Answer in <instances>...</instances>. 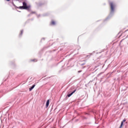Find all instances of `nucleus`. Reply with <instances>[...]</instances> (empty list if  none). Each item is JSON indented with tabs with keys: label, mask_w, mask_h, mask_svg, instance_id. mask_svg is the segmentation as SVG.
<instances>
[{
	"label": "nucleus",
	"mask_w": 128,
	"mask_h": 128,
	"mask_svg": "<svg viewBox=\"0 0 128 128\" xmlns=\"http://www.w3.org/2000/svg\"><path fill=\"white\" fill-rule=\"evenodd\" d=\"M22 4H23V6H20L19 7V8H20V10H28L30 8V6H28V4H26V2H23Z\"/></svg>",
	"instance_id": "obj_1"
},
{
	"label": "nucleus",
	"mask_w": 128,
	"mask_h": 128,
	"mask_svg": "<svg viewBox=\"0 0 128 128\" xmlns=\"http://www.w3.org/2000/svg\"><path fill=\"white\" fill-rule=\"evenodd\" d=\"M110 8L111 12H114V8H116V4L114 2H110Z\"/></svg>",
	"instance_id": "obj_2"
},
{
	"label": "nucleus",
	"mask_w": 128,
	"mask_h": 128,
	"mask_svg": "<svg viewBox=\"0 0 128 128\" xmlns=\"http://www.w3.org/2000/svg\"><path fill=\"white\" fill-rule=\"evenodd\" d=\"M76 92V90H75L73 92H72L71 94H68L67 96H68V98H70V96H72V94H74Z\"/></svg>",
	"instance_id": "obj_3"
},
{
	"label": "nucleus",
	"mask_w": 128,
	"mask_h": 128,
	"mask_svg": "<svg viewBox=\"0 0 128 128\" xmlns=\"http://www.w3.org/2000/svg\"><path fill=\"white\" fill-rule=\"evenodd\" d=\"M126 120L124 119V120H122V122L121 124H120V128H122V126H124V122H126Z\"/></svg>",
	"instance_id": "obj_4"
},
{
	"label": "nucleus",
	"mask_w": 128,
	"mask_h": 128,
	"mask_svg": "<svg viewBox=\"0 0 128 128\" xmlns=\"http://www.w3.org/2000/svg\"><path fill=\"white\" fill-rule=\"evenodd\" d=\"M35 86H36V84L32 85V86L29 88L30 92H31V90H32V89L34 88Z\"/></svg>",
	"instance_id": "obj_5"
},
{
	"label": "nucleus",
	"mask_w": 128,
	"mask_h": 128,
	"mask_svg": "<svg viewBox=\"0 0 128 128\" xmlns=\"http://www.w3.org/2000/svg\"><path fill=\"white\" fill-rule=\"evenodd\" d=\"M49 104H50V100H48L46 103V108H48Z\"/></svg>",
	"instance_id": "obj_6"
},
{
	"label": "nucleus",
	"mask_w": 128,
	"mask_h": 128,
	"mask_svg": "<svg viewBox=\"0 0 128 128\" xmlns=\"http://www.w3.org/2000/svg\"><path fill=\"white\" fill-rule=\"evenodd\" d=\"M50 24L52 26H54V24H56V22H54V20H52Z\"/></svg>",
	"instance_id": "obj_7"
},
{
	"label": "nucleus",
	"mask_w": 128,
	"mask_h": 128,
	"mask_svg": "<svg viewBox=\"0 0 128 128\" xmlns=\"http://www.w3.org/2000/svg\"><path fill=\"white\" fill-rule=\"evenodd\" d=\"M23 32H24V31L23 30H21L20 31V36H22V34Z\"/></svg>",
	"instance_id": "obj_8"
},
{
	"label": "nucleus",
	"mask_w": 128,
	"mask_h": 128,
	"mask_svg": "<svg viewBox=\"0 0 128 128\" xmlns=\"http://www.w3.org/2000/svg\"><path fill=\"white\" fill-rule=\"evenodd\" d=\"M38 60H32V62H37Z\"/></svg>",
	"instance_id": "obj_9"
},
{
	"label": "nucleus",
	"mask_w": 128,
	"mask_h": 128,
	"mask_svg": "<svg viewBox=\"0 0 128 128\" xmlns=\"http://www.w3.org/2000/svg\"><path fill=\"white\" fill-rule=\"evenodd\" d=\"M7 2H10V0H6Z\"/></svg>",
	"instance_id": "obj_10"
}]
</instances>
